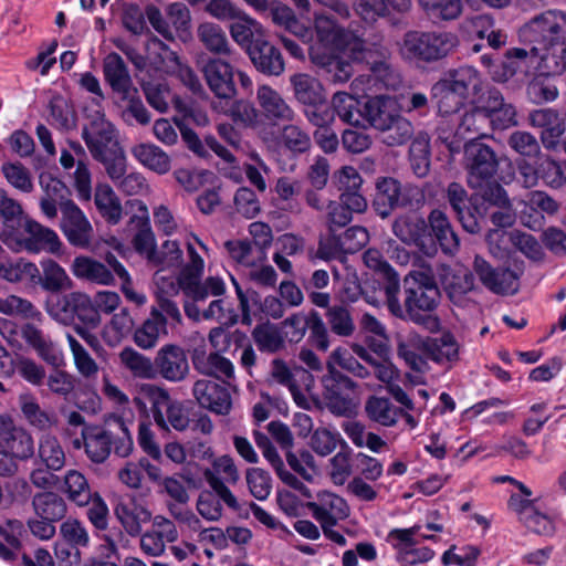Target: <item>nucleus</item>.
I'll use <instances>...</instances> for the list:
<instances>
[{
  "label": "nucleus",
  "instance_id": "6e6552de",
  "mask_svg": "<svg viewBox=\"0 0 566 566\" xmlns=\"http://www.w3.org/2000/svg\"><path fill=\"white\" fill-rule=\"evenodd\" d=\"M323 397L328 410L336 416L349 417L356 412L354 395L358 384L332 365L322 377Z\"/></svg>",
  "mask_w": 566,
  "mask_h": 566
},
{
  "label": "nucleus",
  "instance_id": "72a5a7b5",
  "mask_svg": "<svg viewBox=\"0 0 566 566\" xmlns=\"http://www.w3.org/2000/svg\"><path fill=\"white\" fill-rule=\"evenodd\" d=\"M197 38L203 48L218 57L227 56L231 61L237 60V53L232 49L224 30L217 23L202 22L197 28Z\"/></svg>",
  "mask_w": 566,
  "mask_h": 566
},
{
  "label": "nucleus",
  "instance_id": "864d4df0",
  "mask_svg": "<svg viewBox=\"0 0 566 566\" xmlns=\"http://www.w3.org/2000/svg\"><path fill=\"white\" fill-rule=\"evenodd\" d=\"M431 98L436 102L438 112L442 116L455 114L464 104L463 98L449 82L443 78L434 83L431 87Z\"/></svg>",
  "mask_w": 566,
  "mask_h": 566
},
{
  "label": "nucleus",
  "instance_id": "aec40b11",
  "mask_svg": "<svg viewBox=\"0 0 566 566\" xmlns=\"http://www.w3.org/2000/svg\"><path fill=\"white\" fill-rule=\"evenodd\" d=\"M248 55L256 71L266 76H281L285 60L279 48L264 39H255L249 46Z\"/></svg>",
  "mask_w": 566,
  "mask_h": 566
},
{
  "label": "nucleus",
  "instance_id": "5701e85b",
  "mask_svg": "<svg viewBox=\"0 0 566 566\" xmlns=\"http://www.w3.org/2000/svg\"><path fill=\"white\" fill-rule=\"evenodd\" d=\"M192 394L197 402L217 415H228L232 407L231 396L227 387L208 379H199L193 384Z\"/></svg>",
  "mask_w": 566,
  "mask_h": 566
},
{
  "label": "nucleus",
  "instance_id": "49530a36",
  "mask_svg": "<svg viewBox=\"0 0 566 566\" xmlns=\"http://www.w3.org/2000/svg\"><path fill=\"white\" fill-rule=\"evenodd\" d=\"M365 412L369 420L394 427L402 415V408L396 407L389 398L370 396L365 402Z\"/></svg>",
  "mask_w": 566,
  "mask_h": 566
},
{
  "label": "nucleus",
  "instance_id": "7c9ffc66",
  "mask_svg": "<svg viewBox=\"0 0 566 566\" xmlns=\"http://www.w3.org/2000/svg\"><path fill=\"white\" fill-rule=\"evenodd\" d=\"M18 403L24 420L30 427L44 432L57 427V415L53 410L43 409L33 394H21Z\"/></svg>",
  "mask_w": 566,
  "mask_h": 566
},
{
  "label": "nucleus",
  "instance_id": "2f4dec72",
  "mask_svg": "<svg viewBox=\"0 0 566 566\" xmlns=\"http://www.w3.org/2000/svg\"><path fill=\"white\" fill-rule=\"evenodd\" d=\"M103 73L107 84L119 96L136 92L128 67L118 53L112 52L104 57Z\"/></svg>",
  "mask_w": 566,
  "mask_h": 566
},
{
  "label": "nucleus",
  "instance_id": "39448f33",
  "mask_svg": "<svg viewBox=\"0 0 566 566\" xmlns=\"http://www.w3.org/2000/svg\"><path fill=\"white\" fill-rule=\"evenodd\" d=\"M458 44L452 32L410 30L399 43V54L409 62L434 63L450 55Z\"/></svg>",
  "mask_w": 566,
  "mask_h": 566
},
{
  "label": "nucleus",
  "instance_id": "8fccbe9b",
  "mask_svg": "<svg viewBox=\"0 0 566 566\" xmlns=\"http://www.w3.org/2000/svg\"><path fill=\"white\" fill-rule=\"evenodd\" d=\"M443 289L453 304H462L474 289V275L469 270L448 272L442 280Z\"/></svg>",
  "mask_w": 566,
  "mask_h": 566
},
{
  "label": "nucleus",
  "instance_id": "338daca9",
  "mask_svg": "<svg viewBox=\"0 0 566 566\" xmlns=\"http://www.w3.org/2000/svg\"><path fill=\"white\" fill-rule=\"evenodd\" d=\"M50 116L53 124L61 130H71L76 125V114L69 99L55 95L49 103Z\"/></svg>",
  "mask_w": 566,
  "mask_h": 566
},
{
  "label": "nucleus",
  "instance_id": "4d7b16f0",
  "mask_svg": "<svg viewBox=\"0 0 566 566\" xmlns=\"http://www.w3.org/2000/svg\"><path fill=\"white\" fill-rule=\"evenodd\" d=\"M311 61L324 69L334 83H345L353 75V66L349 62L331 54H321L315 51L310 53Z\"/></svg>",
  "mask_w": 566,
  "mask_h": 566
},
{
  "label": "nucleus",
  "instance_id": "e2e57ef3",
  "mask_svg": "<svg viewBox=\"0 0 566 566\" xmlns=\"http://www.w3.org/2000/svg\"><path fill=\"white\" fill-rule=\"evenodd\" d=\"M418 339H423V337L419 334H413L408 339L399 342L397 354L412 370L423 373L428 369V363Z\"/></svg>",
  "mask_w": 566,
  "mask_h": 566
},
{
  "label": "nucleus",
  "instance_id": "4468645a",
  "mask_svg": "<svg viewBox=\"0 0 566 566\" xmlns=\"http://www.w3.org/2000/svg\"><path fill=\"white\" fill-rule=\"evenodd\" d=\"M352 52L357 60H364L373 74L384 82L387 87L395 88L400 83V77L389 62L390 52L384 45H377L375 50L368 49L365 42L356 39L352 45Z\"/></svg>",
  "mask_w": 566,
  "mask_h": 566
},
{
  "label": "nucleus",
  "instance_id": "bb28decb",
  "mask_svg": "<svg viewBox=\"0 0 566 566\" xmlns=\"http://www.w3.org/2000/svg\"><path fill=\"white\" fill-rule=\"evenodd\" d=\"M314 518L321 524L336 525L349 516V506L347 502L329 492H323L318 495L317 502L307 504Z\"/></svg>",
  "mask_w": 566,
  "mask_h": 566
},
{
  "label": "nucleus",
  "instance_id": "4be33fe9",
  "mask_svg": "<svg viewBox=\"0 0 566 566\" xmlns=\"http://www.w3.org/2000/svg\"><path fill=\"white\" fill-rule=\"evenodd\" d=\"M530 123L533 127L542 128L541 142L545 149L559 151V139L566 127L558 112L552 108L535 109L530 113Z\"/></svg>",
  "mask_w": 566,
  "mask_h": 566
},
{
  "label": "nucleus",
  "instance_id": "4c0bfd02",
  "mask_svg": "<svg viewBox=\"0 0 566 566\" xmlns=\"http://www.w3.org/2000/svg\"><path fill=\"white\" fill-rule=\"evenodd\" d=\"M394 234L407 244L421 247L428 234V220L416 214H402L392 223Z\"/></svg>",
  "mask_w": 566,
  "mask_h": 566
},
{
  "label": "nucleus",
  "instance_id": "f3484780",
  "mask_svg": "<svg viewBox=\"0 0 566 566\" xmlns=\"http://www.w3.org/2000/svg\"><path fill=\"white\" fill-rule=\"evenodd\" d=\"M473 271L492 293L513 295L518 291V276L514 271L503 266L494 268L480 255L474 258Z\"/></svg>",
  "mask_w": 566,
  "mask_h": 566
},
{
  "label": "nucleus",
  "instance_id": "79ce46f5",
  "mask_svg": "<svg viewBox=\"0 0 566 566\" xmlns=\"http://www.w3.org/2000/svg\"><path fill=\"white\" fill-rule=\"evenodd\" d=\"M453 91L458 92L463 98L472 96L473 99L480 95L483 90V81L480 73L472 66H461L450 71L448 77Z\"/></svg>",
  "mask_w": 566,
  "mask_h": 566
},
{
  "label": "nucleus",
  "instance_id": "052dcab7",
  "mask_svg": "<svg viewBox=\"0 0 566 566\" xmlns=\"http://www.w3.org/2000/svg\"><path fill=\"white\" fill-rule=\"evenodd\" d=\"M410 166L413 174L423 178L430 170V140L427 134L420 133L411 142L409 148Z\"/></svg>",
  "mask_w": 566,
  "mask_h": 566
},
{
  "label": "nucleus",
  "instance_id": "7ed1b4c3",
  "mask_svg": "<svg viewBox=\"0 0 566 566\" xmlns=\"http://www.w3.org/2000/svg\"><path fill=\"white\" fill-rule=\"evenodd\" d=\"M363 114L379 133L381 143L388 147L402 146L413 137L412 123L395 108L389 97L378 95L369 98L364 105Z\"/></svg>",
  "mask_w": 566,
  "mask_h": 566
},
{
  "label": "nucleus",
  "instance_id": "423d86ee",
  "mask_svg": "<svg viewBox=\"0 0 566 566\" xmlns=\"http://www.w3.org/2000/svg\"><path fill=\"white\" fill-rule=\"evenodd\" d=\"M520 36L524 43L531 45V53L566 40V12L562 10H546L521 28Z\"/></svg>",
  "mask_w": 566,
  "mask_h": 566
},
{
  "label": "nucleus",
  "instance_id": "b1692460",
  "mask_svg": "<svg viewBox=\"0 0 566 566\" xmlns=\"http://www.w3.org/2000/svg\"><path fill=\"white\" fill-rule=\"evenodd\" d=\"M114 515L130 537L139 536L143 525L151 521V512L134 496L119 499L114 506Z\"/></svg>",
  "mask_w": 566,
  "mask_h": 566
},
{
  "label": "nucleus",
  "instance_id": "0e129e2a",
  "mask_svg": "<svg viewBox=\"0 0 566 566\" xmlns=\"http://www.w3.org/2000/svg\"><path fill=\"white\" fill-rule=\"evenodd\" d=\"M426 14L434 22L452 21L462 13L461 0H419Z\"/></svg>",
  "mask_w": 566,
  "mask_h": 566
},
{
  "label": "nucleus",
  "instance_id": "bf43d9fd",
  "mask_svg": "<svg viewBox=\"0 0 566 566\" xmlns=\"http://www.w3.org/2000/svg\"><path fill=\"white\" fill-rule=\"evenodd\" d=\"M195 302L205 301L208 296H221L226 292V283L219 276H208L205 281L201 279L192 280L178 287Z\"/></svg>",
  "mask_w": 566,
  "mask_h": 566
},
{
  "label": "nucleus",
  "instance_id": "de8ad7c7",
  "mask_svg": "<svg viewBox=\"0 0 566 566\" xmlns=\"http://www.w3.org/2000/svg\"><path fill=\"white\" fill-rule=\"evenodd\" d=\"M160 334H167V319H163L156 311H150V316L134 331L135 344L145 350L153 349Z\"/></svg>",
  "mask_w": 566,
  "mask_h": 566
},
{
  "label": "nucleus",
  "instance_id": "6ab92c4d",
  "mask_svg": "<svg viewBox=\"0 0 566 566\" xmlns=\"http://www.w3.org/2000/svg\"><path fill=\"white\" fill-rule=\"evenodd\" d=\"M446 199L467 232L475 234L481 231L479 218L473 210L475 198L474 196L469 197L461 184L450 182L446 189Z\"/></svg>",
  "mask_w": 566,
  "mask_h": 566
},
{
  "label": "nucleus",
  "instance_id": "c756f323",
  "mask_svg": "<svg viewBox=\"0 0 566 566\" xmlns=\"http://www.w3.org/2000/svg\"><path fill=\"white\" fill-rule=\"evenodd\" d=\"M21 337L46 364L59 367L63 363V355L55 343L34 324H24L21 327Z\"/></svg>",
  "mask_w": 566,
  "mask_h": 566
},
{
  "label": "nucleus",
  "instance_id": "a19ab883",
  "mask_svg": "<svg viewBox=\"0 0 566 566\" xmlns=\"http://www.w3.org/2000/svg\"><path fill=\"white\" fill-rule=\"evenodd\" d=\"M253 438L255 444L262 451L263 457L271 464L282 482L294 489H300L303 485L302 482L285 469L284 462L271 442L270 438L265 433L258 430L253 431Z\"/></svg>",
  "mask_w": 566,
  "mask_h": 566
},
{
  "label": "nucleus",
  "instance_id": "69168bd1",
  "mask_svg": "<svg viewBox=\"0 0 566 566\" xmlns=\"http://www.w3.org/2000/svg\"><path fill=\"white\" fill-rule=\"evenodd\" d=\"M62 541L74 548H86L91 537L83 522L75 517L64 518L59 526Z\"/></svg>",
  "mask_w": 566,
  "mask_h": 566
},
{
  "label": "nucleus",
  "instance_id": "58836bf2",
  "mask_svg": "<svg viewBox=\"0 0 566 566\" xmlns=\"http://www.w3.org/2000/svg\"><path fill=\"white\" fill-rule=\"evenodd\" d=\"M294 98L302 105H317L326 101L322 83L307 73H296L290 77Z\"/></svg>",
  "mask_w": 566,
  "mask_h": 566
},
{
  "label": "nucleus",
  "instance_id": "2eb2a0df",
  "mask_svg": "<svg viewBox=\"0 0 566 566\" xmlns=\"http://www.w3.org/2000/svg\"><path fill=\"white\" fill-rule=\"evenodd\" d=\"M205 479L213 492L230 509L239 510L237 497L232 494L226 482L235 484L239 480V472L234 461L229 455L217 458L212 463V470L207 469L203 473Z\"/></svg>",
  "mask_w": 566,
  "mask_h": 566
},
{
  "label": "nucleus",
  "instance_id": "c9c22d12",
  "mask_svg": "<svg viewBox=\"0 0 566 566\" xmlns=\"http://www.w3.org/2000/svg\"><path fill=\"white\" fill-rule=\"evenodd\" d=\"M428 230L444 253L453 254L458 251L460 241L446 212L433 209L428 216Z\"/></svg>",
  "mask_w": 566,
  "mask_h": 566
},
{
  "label": "nucleus",
  "instance_id": "a211bd4d",
  "mask_svg": "<svg viewBox=\"0 0 566 566\" xmlns=\"http://www.w3.org/2000/svg\"><path fill=\"white\" fill-rule=\"evenodd\" d=\"M231 60L208 57L203 61L201 72L210 91L221 99H231L237 95L234 73Z\"/></svg>",
  "mask_w": 566,
  "mask_h": 566
},
{
  "label": "nucleus",
  "instance_id": "37998d69",
  "mask_svg": "<svg viewBox=\"0 0 566 566\" xmlns=\"http://www.w3.org/2000/svg\"><path fill=\"white\" fill-rule=\"evenodd\" d=\"M94 205L101 217L109 224H117L122 220V203L108 184L99 182L95 187Z\"/></svg>",
  "mask_w": 566,
  "mask_h": 566
},
{
  "label": "nucleus",
  "instance_id": "412c9836",
  "mask_svg": "<svg viewBox=\"0 0 566 566\" xmlns=\"http://www.w3.org/2000/svg\"><path fill=\"white\" fill-rule=\"evenodd\" d=\"M422 346V353L432 361L451 368L460 359V344L450 331H444L438 337H423L418 339Z\"/></svg>",
  "mask_w": 566,
  "mask_h": 566
},
{
  "label": "nucleus",
  "instance_id": "dca6fc26",
  "mask_svg": "<svg viewBox=\"0 0 566 566\" xmlns=\"http://www.w3.org/2000/svg\"><path fill=\"white\" fill-rule=\"evenodd\" d=\"M60 227L70 244L87 249L93 241L94 230L84 212L74 201L62 202Z\"/></svg>",
  "mask_w": 566,
  "mask_h": 566
},
{
  "label": "nucleus",
  "instance_id": "cd10ccee",
  "mask_svg": "<svg viewBox=\"0 0 566 566\" xmlns=\"http://www.w3.org/2000/svg\"><path fill=\"white\" fill-rule=\"evenodd\" d=\"M39 184L43 190L40 199L41 211L48 219L53 220L57 217V206L62 210V202L72 201L67 198L69 189L63 181L49 172L39 176Z\"/></svg>",
  "mask_w": 566,
  "mask_h": 566
},
{
  "label": "nucleus",
  "instance_id": "a878e982",
  "mask_svg": "<svg viewBox=\"0 0 566 566\" xmlns=\"http://www.w3.org/2000/svg\"><path fill=\"white\" fill-rule=\"evenodd\" d=\"M57 489L66 501L78 507L88 506L96 493L86 475L76 469H70L60 476Z\"/></svg>",
  "mask_w": 566,
  "mask_h": 566
},
{
  "label": "nucleus",
  "instance_id": "f257e3e1",
  "mask_svg": "<svg viewBox=\"0 0 566 566\" xmlns=\"http://www.w3.org/2000/svg\"><path fill=\"white\" fill-rule=\"evenodd\" d=\"M382 290L387 308L392 316L411 322L429 333H438L441 329V319L436 314L441 292L429 265H422L405 277L402 303L399 298V279L385 282Z\"/></svg>",
  "mask_w": 566,
  "mask_h": 566
},
{
  "label": "nucleus",
  "instance_id": "774afa93",
  "mask_svg": "<svg viewBox=\"0 0 566 566\" xmlns=\"http://www.w3.org/2000/svg\"><path fill=\"white\" fill-rule=\"evenodd\" d=\"M119 97L124 103H126L122 109L120 117L127 125L133 126L135 124H139L145 126L150 123V114L140 99L138 90H136L134 94H124Z\"/></svg>",
  "mask_w": 566,
  "mask_h": 566
},
{
  "label": "nucleus",
  "instance_id": "f704fd0d",
  "mask_svg": "<svg viewBox=\"0 0 566 566\" xmlns=\"http://www.w3.org/2000/svg\"><path fill=\"white\" fill-rule=\"evenodd\" d=\"M31 507L38 517L62 522L69 512L64 496L55 491L36 492L31 500Z\"/></svg>",
  "mask_w": 566,
  "mask_h": 566
},
{
  "label": "nucleus",
  "instance_id": "1a4fd4ad",
  "mask_svg": "<svg viewBox=\"0 0 566 566\" xmlns=\"http://www.w3.org/2000/svg\"><path fill=\"white\" fill-rule=\"evenodd\" d=\"M463 166L470 188H479L494 179L500 165L497 153L479 138H471L464 145Z\"/></svg>",
  "mask_w": 566,
  "mask_h": 566
},
{
  "label": "nucleus",
  "instance_id": "f8f14e48",
  "mask_svg": "<svg viewBox=\"0 0 566 566\" xmlns=\"http://www.w3.org/2000/svg\"><path fill=\"white\" fill-rule=\"evenodd\" d=\"M190 375L187 350L174 343L163 345L155 354V379L160 377L168 382H182Z\"/></svg>",
  "mask_w": 566,
  "mask_h": 566
},
{
  "label": "nucleus",
  "instance_id": "e433bc0d",
  "mask_svg": "<svg viewBox=\"0 0 566 566\" xmlns=\"http://www.w3.org/2000/svg\"><path fill=\"white\" fill-rule=\"evenodd\" d=\"M71 271L75 277L94 284L112 285L115 282L107 265L90 256H76L72 262Z\"/></svg>",
  "mask_w": 566,
  "mask_h": 566
},
{
  "label": "nucleus",
  "instance_id": "680f3d73",
  "mask_svg": "<svg viewBox=\"0 0 566 566\" xmlns=\"http://www.w3.org/2000/svg\"><path fill=\"white\" fill-rule=\"evenodd\" d=\"M252 337L261 352L277 353L285 347V339L281 329L271 323L256 325Z\"/></svg>",
  "mask_w": 566,
  "mask_h": 566
},
{
  "label": "nucleus",
  "instance_id": "603ef678",
  "mask_svg": "<svg viewBox=\"0 0 566 566\" xmlns=\"http://www.w3.org/2000/svg\"><path fill=\"white\" fill-rule=\"evenodd\" d=\"M38 455L42 465L53 471L59 472L66 464V454L61 442L49 433L39 439Z\"/></svg>",
  "mask_w": 566,
  "mask_h": 566
},
{
  "label": "nucleus",
  "instance_id": "13d9d810",
  "mask_svg": "<svg viewBox=\"0 0 566 566\" xmlns=\"http://www.w3.org/2000/svg\"><path fill=\"white\" fill-rule=\"evenodd\" d=\"M42 273L40 285L49 292H60L72 287V280L66 271L54 260L45 259L40 263Z\"/></svg>",
  "mask_w": 566,
  "mask_h": 566
},
{
  "label": "nucleus",
  "instance_id": "09e8293b",
  "mask_svg": "<svg viewBox=\"0 0 566 566\" xmlns=\"http://www.w3.org/2000/svg\"><path fill=\"white\" fill-rule=\"evenodd\" d=\"M132 155L139 164L159 175L170 170L171 163L169 156L154 144L142 143L135 145L132 147Z\"/></svg>",
  "mask_w": 566,
  "mask_h": 566
},
{
  "label": "nucleus",
  "instance_id": "a18cd8bd",
  "mask_svg": "<svg viewBox=\"0 0 566 566\" xmlns=\"http://www.w3.org/2000/svg\"><path fill=\"white\" fill-rule=\"evenodd\" d=\"M473 189L480 191L474 196L473 205V210L476 212L479 221L489 212L491 207H503V205H507L511 201L505 189L494 179Z\"/></svg>",
  "mask_w": 566,
  "mask_h": 566
},
{
  "label": "nucleus",
  "instance_id": "393cba45",
  "mask_svg": "<svg viewBox=\"0 0 566 566\" xmlns=\"http://www.w3.org/2000/svg\"><path fill=\"white\" fill-rule=\"evenodd\" d=\"M182 250L175 240H166L159 249H155L148 256V263L158 266L159 270L155 273V282L157 285L167 283L170 289L178 293V284L175 283L172 277H166L164 271L167 269H179L182 264Z\"/></svg>",
  "mask_w": 566,
  "mask_h": 566
},
{
  "label": "nucleus",
  "instance_id": "ddd939ff",
  "mask_svg": "<svg viewBox=\"0 0 566 566\" xmlns=\"http://www.w3.org/2000/svg\"><path fill=\"white\" fill-rule=\"evenodd\" d=\"M25 525L18 518L0 523V559L14 566H36L34 556L23 553L22 536Z\"/></svg>",
  "mask_w": 566,
  "mask_h": 566
},
{
  "label": "nucleus",
  "instance_id": "6e6d98bb",
  "mask_svg": "<svg viewBox=\"0 0 566 566\" xmlns=\"http://www.w3.org/2000/svg\"><path fill=\"white\" fill-rule=\"evenodd\" d=\"M314 29L319 41L342 46L348 42L350 33L337 21L327 14H317L314 20Z\"/></svg>",
  "mask_w": 566,
  "mask_h": 566
},
{
  "label": "nucleus",
  "instance_id": "9b49d317",
  "mask_svg": "<svg viewBox=\"0 0 566 566\" xmlns=\"http://www.w3.org/2000/svg\"><path fill=\"white\" fill-rule=\"evenodd\" d=\"M0 448L22 462L33 458L35 453L31 432L6 412L0 413Z\"/></svg>",
  "mask_w": 566,
  "mask_h": 566
},
{
  "label": "nucleus",
  "instance_id": "5fc2aeb1",
  "mask_svg": "<svg viewBox=\"0 0 566 566\" xmlns=\"http://www.w3.org/2000/svg\"><path fill=\"white\" fill-rule=\"evenodd\" d=\"M224 249L232 261L247 268L266 260V252L255 249L248 240H229L224 243Z\"/></svg>",
  "mask_w": 566,
  "mask_h": 566
},
{
  "label": "nucleus",
  "instance_id": "c85d7f7f",
  "mask_svg": "<svg viewBox=\"0 0 566 566\" xmlns=\"http://www.w3.org/2000/svg\"><path fill=\"white\" fill-rule=\"evenodd\" d=\"M24 247L29 252L39 253L45 251L52 254L61 252L62 242L56 232L44 227L35 220H27L24 223Z\"/></svg>",
  "mask_w": 566,
  "mask_h": 566
},
{
  "label": "nucleus",
  "instance_id": "3c124183",
  "mask_svg": "<svg viewBox=\"0 0 566 566\" xmlns=\"http://www.w3.org/2000/svg\"><path fill=\"white\" fill-rule=\"evenodd\" d=\"M118 357L122 366L134 377L145 380L155 379V358L151 360L132 347L123 348Z\"/></svg>",
  "mask_w": 566,
  "mask_h": 566
},
{
  "label": "nucleus",
  "instance_id": "f03ea898",
  "mask_svg": "<svg viewBox=\"0 0 566 566\" xmlns=\"http://www.w3.org/2000/svg\"><path fill=\"white\" fill-rule=\"evenodd\" d=\"M92 158L102 164L109 178L119 177L125 167V151L118 132L99 108L86 114L81 134Z\"/></svg>",
  "mask_w": 566,
  "mask_h": 566
},
{
  "label": "nucleus",
  "instance_id": "473e14b6",
  "mask_svg": "<svg viewBox=\"0 0 566 566\" xmlns=\"http://www.w3.org/2000/svg\"><path fill=\"white\" fill-rule=\"evenodd\" d=\"M258 102L262 112L274 124L292 122L295 112L285 102L281 94L269 85H262L256 92Z\"/></svg>",
  "mask_w": 566,
  "mask_h": 566
},
{
  "label": "nucleus",
  "instance_id": "9d476101",
  "mask_svg": "<svg viewBox=\"0 0 566 566\" xmlns=\"http://www.w3.org/2000/svg\"><path fill=\"white\" fill-rule=\"evenodd\" d=\"M99 324L101 315L91 297L83 292H71V326L96 353L103 350V345L92 331Z\"/></svg>",
  "mask_w": 566,
  "mask_h": 566
},
{
  "label": "nucleus",
  "instance_id": "0eeeda50",
  "mask_svg": "<svg viewBox=\"0 0 566 566\" xmlns=\"http://www.w3.org/2000/svg\"><path fill=\"white\" fill-rule=\"evenodd\" d=\"M423 202V193L418 187L406 186L391 177L378 179L373 208L376 213L385 219L398 208L419 207Z\"/></svg>",
  "mask_w": 566,
  "mask_h": 566
},
{
  "label": "nucleus",
  "instance_id": "20e7f679",
  "mask_svg": "<svg viewBox=\"0 0 566 566\" xmlns=\"http://www.w3.org/2000/svg\"><path fill=\"white\" fill-rule=\"evenodd\" d=\"M83 446L87 458L96 464L104 463L114 447V452L120 458H127L133 449L132 434L122 418H116L106 427L96 424L82 429Z\"/></svg>",
  "mask_w": 566,
  "mask_h": 566
},
{
  "label": "nucleus",
  "instance_id": "ea45409f",
  "mask_svg": "<svg viewBox=\"0 0 566 566\" xmlns=\"http://www.w3.org/2000/svg\"><path fill=\"white\" fill-rule=\"evenodd\" d=\"M538 56V72L544 76L562 75L566 71V40L532 52Z\"/></svg>",
  "mask_w": 566,
  "mask_h": 566
},
{
  "label": "nucleus",
  "instance_id": "c03bdc74",
  "mask_svg": "<svg viewBox=\"0 0 566 566\" xmlns=\"http://www.w3.org/2000/svg\"><path fill=\"white\" fill-rule=\"evenodd\" d=\"M197 371L206 376H212L219 379H231L234 376L233 364L220 353L198 352L192 358Z\"/></svg>",
  "mask_w": 566,
  "mask_h": 566
}]
</instances>
